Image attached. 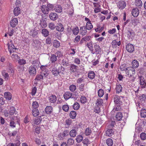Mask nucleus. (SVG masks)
Segmentation results:
<instances>
[{
    "label": "nucleus",
    "instance_id": "obj_1",
    "mask_svg": "<svg viewBox=\"0 0 146 146\" xmlns=\"http://www.w3.org/2000/svg\"><path fill=\"white\" fill-rule=\"evenodd\" d=\"M125 72L127 76L130 77L135 74V70L133 68L129 67L125 69Z\"/></svg>",
    "mask_w": 146,
    "mask_h": 146
},
{
    "label": "nucleus",
    "instance_id": "obj_2",
    "mask_svg": "<svg viewBox=\"0 0 146 146\" xmlns=\"http://www.w3.org/2000/svg\"><path fill=\"white\" fill-rule=\"evenodd\" d=\"M64 97L66 100H67L70 98L75 100L77 98L74 94H72V93L70 92H65L64 94Z\"/></svg>",
    "mask_w": 146,
    "mask_h": 146
},
{
    "label": "nucleus",
    "instance_id": "obj_3",
    "mask_svg": "<svg viewBox=\"0 0 146 146\" xmlns=\"http://www.w3.org/2000/svg\"><path fill=\"white\" fill-rule=\"evenodd\" d=\"M138 79L139 80L140 87L141 88H145L146 86V83L145 82V79L143 77L139 76Z\"/></svg>",
    "mask_w": 146,
    "mask_h": 146
},
{
    "label": "nucleus",
    "instance_id": "obj_4",
    "mask_svg": "<svg viewBox=\"0 0 146 146\" xmlns=\"http://www.w3.org/2000/svg\"><path fill=\"white\" fill-rule=\"evenodd\" d=\"M8 50L11 54L14 52H16L17 49L15 48L14 45L11 42L8 43Z\"/></svg>",
    "mask_w": 146,
    "mask_h": 146
},
{
    "label": "nucleus",
    "instance_id": "obj_5",
    "mask_svg": "<svg viewBox=\"0 0 146 146\" xmlns=\"http://www.w3.org/2000/svg\"><path fill=\"white\" fill-rule=\"evenodd\" d=\"M126 6L125 2L123 1H120L117 3V7L120 9H123Z\"/></svg>",
    "mask_w": 146,
    "mask_h": 146
},
{
    "label": "nucleus",
    "instance_id": "obj_6",
    "mask_svg": "<svg viewBox=\"0 0 146 146\" xmlns=\"http://www.w3.org/2000/svg\"><path fill=\"white\" fill-rule=\"evenodd\" d=\"M55 65V64H52V65L51 67L52 69V72L55 76H57L59 74V71L57 70L56 68L54 67Z\"/></svg>",
    "mask_w": 146,
    "mask_h": 146
},
{
    "label": "nucleus",
    "instance_id": "obj_7",
    "mask_svg": "<svg viewBox=\"0 0 146 146\" xmlns=\"http://www.w3.org/2000/svg\"><path fill=\"white\" fill-rule=\"evenodd\" d=\"M29 72L30 74L31 75H35L36 73V68L32 66L29 67Z\"/></svg>",
    "mask_w": 146,
    "mask_h": 146
},
{
    "label": "nucleus",
    "instance_id": "obj_8",
    "mask_svg": "<svg viewBox=\"0 0 146 146\" xmlns=\"http://www.w3.org/2000/svg\"><path fill=\"white\" fill-rule=\"evenodd\" d=\"M126 49L129 52H132L134 49V46L133 45L129 44L126 46Z\"/></svg>",
    "mask_w": 146,
    "mask_h": 146
},
{
    "label": "nucleus",
    "instance_id": "obj_9",
    "mask_svg": "<svg viewBox=\"0 0 146 146\" xmlns=\"http://www.w3.org/2000/svg\"><path fill=\"white\" fill-rule=\"evenodd\" d=\"M42 120L41 116H38L35 118L33 121L32 122V125L34 126L35 125H38Z\"/></svg>",
    "mask_w": 146,
    "mask_h": 146
},
{
    "label": "nucleus",
    "instance_id": "obj_10",
    "mask_svg": "<svg viewBox=\"0 0 146 146\" xmlns=\"http://www.w3.org/2000/svg\"><path fill=\"white\" fill-rule=\"evenodd\" d=\"M41 10L42 13L45 14H47L48 13L49 10L45 5H42L41 8Z\"/></svg>",
    "mask_w": 146,
    "mask_h": 146
},
{
    "label": "nucleus",
    "instance_id": "obj_11",
    "mask_svg": "<svg viewBox=\"0 0 146 146\" xmlns=\"http://www.w3.org/2000/svg\"><path fill=\"white\" fill-rule=\"evenodd\" d=\"M54 10L56 12L60 13L62 11V8L60 5H56L55 6Z\"/></svg>",
    "mask_w": 146,
    "mask_h": 146
},
{
    "label": "nucleus",
    "instance_id": "obj_12",
    "mask_svg": "<svg viewBox=\"0 0 146 146\" xmlns=\"http://www.w3.org/2000/svg\"><path fill=\"white\" fill-rule=\"evenodd\" d=\"M85 45L88 47L90 50L92 51V53L94 54V52L93 51V46L92 42H90L87 43L85 42Z\"/></svg>",
    "mask_w": 146,
    "mask_h": 146
},
{
    "label": "nucleus",
    "instance_id": "obj_13",
    "mask_svg": "<svg viewBox=\"0 0 146 146\" xmlns=\"http://www.w3.org/2000/svg\"><path fill=\"white\" fill-rule=\"evenodd\" d=\"M139 10L137 8L133 9L132 11V14L134 17H137L139 14Z\"/></svg>",
    "mask_w": 146,
    "mask_h": 146
},
{
    "label": "nucleus",
    "instance_id": "obj_14",
    "mask_svg": "<svg viewBox=\"0 0 146 146\" xmlns=\"http://www.w3.org/2000/svg\"><path fill=\"white\" fill-rule=\"evenodd\" d=\"M43 76L41 74L38 75L36 76V77L35 79V81L34 82V84H36L39 81H40L41 80L43 79Z\"/></svg>",
    "mask_w": 146,
    "mask_h": 146
},
{
    "label": "nucleus",
    "instance_id": "obj_15",
    "mask_svg": "<svg viewBox=\"0 0 146 146\" xmlns=\"http://www.w3.org/2000/svg\"><path fill=\"white\" fill-rule=\"evenodd\" d=\"M49 17L50 19L53 21L56 20L58 17L57 14L54 13H51L50 14Z\"/></svg>",
    "mask_w": 146,
    "mask_h": 146
},
{
    "label": "nucleus",
    "instance_id": "obj_16",
    "mask_svg": "<svg viewBox=\"0 0 146 146\" xmlns=\"http://www.w3.org/2000/svg\"><path fill=\"white\" fill-rule=\"evenodd\" d=\"M18 23V20L17 18H15L12 19L11 21L10 25L11 27H15Z\"/></svg>",
    "mask_w": 146,
    "mask_h": 146
},
{
    "label": "nucleus",
    "instance_id": "obj_17",
    "mask_svg": "<svg viewBox=\"0 0 146 146\" xmlns=\"http://www.w3.org/2000/svg\"><path fill=\"white\" fill-rule=\"evenodd\" d=\"M4 96L5 98L8 100H10L12 99V94L9 92H5L4 93Z\"/></svg>",
    "mask_w": 146,
    "mask_h": 146
},
{
    "label": "nucleus",
    "instance_id": "obj_18",
    "mask_svg": "<svg viewBox=\"0 0 146 146\" xmlns=\"http://www.w3.org/2000/svg\"><path fill=\"white\" fill-rule=\"evenodd\" d=\"M87 29L84 27H82L80 29V33L82 36L85 35L87 33Z\"/></svg>",
    "mask_w": 146,
    "mask_h": 146
},
{
    "label": "nucleus",
    "instance_id": "obj_19",
    "mask_svg": "<svg viewBox=\"0 0 146 146\" xmlns=\"http://www.w3.org/2000/svg\"><path fill=\"white\" fill-rule=\"evenodd\" d=\"M9 66L7 69V72L11 75H13L14 73V71L11 64H9Z\"/></svg>",
    "mask_w": 146,
    "mask_h": 146
},
{
    "label": "nucleus",
    "instance_id": "obj_20",
    "mask_svg": "<svg viewBox=\"0 0 146 146\" xmlns=\"http://www.w3.org/2000/svg\"><path fill=\"white\" fill-rule=\"evenodd\" d=\"M2 75L5 80H8L10 79V77L8 73L5 71H3L2 72Z\"/></svg>",
    "mask_w": 146,
    "mask_h": 146
},
{
    "label": "nucleus",
    "instance_id": "obj_21",
    "mask_svg": "<svg viewBox=\"0 0 146 146\" xmlns=\"http://www.w3.org/2000/svg\"><path fill=\"white\" fill-rule=\"evenodd\" d=\"M68 133L66 131H64L62 133H60L58 135V137L60 139L62 140L64 137L67 136Z\"/></svg>",
    "mask_w": 146,
    "mask_h": 146
},
{
    "label": "nucleus",
    "instance_id": "obj_22",
    "mask_svg": "<svg viewBox=\"0 0 146 146\" xmlns=\"http://www.w3.org/2000/svg\"><path fill=\"white\" fill-rule=\"evenodd\" d=\"M38 32L37 31L35 30V29L31 30L30 31V34L33 37H35L38 34Z\"/></svg>",
    "mask_w": 146,
    "mask_h": 146
},
{
    "label": "nucleus",
    "instance_id": "obj_23",
    "mask_svg": "<svg viewBox=\"0 0 146 146\" xmlns=\"http://www.w3.org/2000/svg\"><path fill=\"white\" fill-rule=\"evenodd\" d=\"M14 15L15 16H18L20 13V8L18 7L15 8L13 10Z\"/></svg>",
    "mask_w": 146,
    "mask_h": 146
},
{
    "label": "nucleus",
    "instance_id": "obj_24",
    "mask_svg": "<svg viewBox=\"0 0 146 146\" xmlns=\"http://www.w3.org/2000/svg\"><path fill=\"white\" fill-rule=\"evenodd\" d=\"M56 29L59 31H62L64 30V28L62 24L59 23L57 25L56 27Z\"/></svg>",
    "mask_w": 146,
    "mask_h": 146
},
{
    "label": "nucleus",
    "instance_id": "obj_25",
    "mask_svg": "<svg viewBox=\"0 0 146 146\" xmlns=\"http://www.w3.org/2000/svg\"><path fill=\"white\" fill-rule=\"evenodd\" d=\"M45 111L47 113L51 114L52 111V108L51 106H47L45 108Z\"/></svg>",
    "mask_w": 146,
    "mask_h": 146
},
{
    "label": "nucleus",
    "instance_id": "obj_26",
    "mask_svg": "<svg viewBox=\"0 0 146 146\" xmlns=\"http://www.w3.org/2000/svg\"><path fill=\"white\" fill-rule=\"evenodd\" d=\"M94 48L95 51L97 54H99L101 52V48L97 44L94 45Z\"/></svg>",
    "mask_w": 146,
    "mask_h": 146
},
{
    "label": "nucleus",
    "instance_id": "obj_27",
    "mask_svg": "<svg viewBox=\"0 0 146 146\" xmlns=\"http://www.w3.org/2000/svg\"><path fill=\"white\" fill-rule=\"evenodd\" d=\"M49 100L51 102L54 103L55 102L56 100V97L54 95H52L49 97Z\"/></svg>",
    "mask_w": 146,
    "mask_h": 146
},
{
    "label": "nucleus",
    "instance_id": "obj_28",
    "mask_svg": "<svg viewBox=\"0 0 146 146\" xmlns=\"http://www.w3.org/2000/svg\"><path fill=\"white\" fill-rule=\"evenodd\" d=\"M132 64L133 68H137L139 66V62L138 61L136 60H133L132 62Z\"/></svg>",
    "mask_w": 146,
    "mask_h": 146
},
{
    "label": "nucleus",
    "instance_id": "obj_29",
    "mask_svg": "<svg viewBox=\"0 0 146 146\" xmlns=\"http://www.w3.org/2000/svg\"><path fill=\"white\" fill-rule=\"evenodd\" d=\"M116 92L117 93H119L122 91V87L121 85L119 84H117L116 85L115 88Z\"/></svg>",
    "mask_w": 146,
    "mask_h": 146
},
{
    "label": "nucleus",
    "instance_id": "obj_30",
    "mask_svg": "<svg viewBox=\"0 0 146 146\" xmlns=\"http://www.w3.org/2000/svg\"><path fill=\"white\" fill-rule=\"evenodd\" d=\"M113 130L112 129H108L106 131V135L109 137L112 136L113 134Z\"/></svg>",
    "mask_w": 146,
    "mask_h": 146
},
{
    "label": "nucleus",
    "instance_id": "obj_31",
    "mask_svg": "<svg viewBox=\"0 0 146 146\" xmlns=\"http://www.w3.org/2000/svg\"><path fill=\"white\" fill-rule=\"evenodd\" d=\"M40 62L37 60H35L33 61V65L34 68H37L39 67Z\"/></svg>",
    "mask_w": 146,
    "mask_h": 146
},
{
    "label": "nucleus",
    "instance_id": "obj_32",
    "mask_svg": "<svg viewBox=\"0 0 146 146\" xmlns=\"http://www.w3.org/2000/svg\"><path fill=\"white\" fill-rule=\"evenodd\" d=\"M57 60V56L55 54L51 55L50 57V61L52 63H54Z\"/></svg>",
    "mask_w": 146,
    "mask_h": 146
},
{
    "label": "nucleus",
    "instance_id": "obj_33",
    "mask_svg": "<svg viewBox=\"0 0 146 146\" xmlns=\"http://www.w3.org/2000/svg\"><path fill=\"white\" fill-rule=\"evenodd\" d=\"M42 33L43 36L46 37L49 35V31L46 29H43L42 30Z\"/></svg>",
    "mask_w": 146,
    "mask_h": 146
},
{
    "label": "nucleus",
    "instance_id": "obj_34",
    "mask_svg": "<svg viewBox=\"0 0 146 146\" xmlns=\"http://www.w3.org/2000/svg\"><path fill=\"white\" fill-rule=\"evenodd\" d=\"M76 131L75 129H72L70 132V136L72 137H75L76 135Z\"/></svg>",
    "mask_w": 146,
    "mask_h": 146
},
{
    "label": "nucleus",
    "instance_id": "obj_35",
    "mask_svg": "<svg viewBox=\"0 0 146 146\" xmlns=\"http://www.w3.org/2000/svg\"><path fill=\"white\" fill-rule=\"evenodd\" d=\"M70 70L71 72H75L77 69V66L74 64H71L70 66Z\"/></svg>",
    "mask_w": 146,
    "mask_h": 146
},
{
    "label": "nucleus",
    "instance_id": "obj_36",
    "mask_svg": "<svg viewBox=\"0 0 146 146\" xmlns=\"http://www.w3.org/2000/svg\"><path fill=\"white\" fill-rule=\"evenodd\" d=\"M39 112L37 109H33L32 111V114L34 117H36L38 115Z\"/></svg>",
    "mask_w": 146,
    "mask_h": 146
},
{
    "label": "nucleus",
    "instance_id": "obj_37",
    "mask_svg": "<svg viewBox=\"0 0 146 146\" xmlns=\"http://www.w3.org/2000/svg\"><path fill=\"white\" fill-rule=\"evenodd\" d=\"M86 27L87 29L90 30L93 28V26L91 22H89L86 23Z\"/></svg>",
    "mask_w": 146,
    "mask_h": 146
},
{
    "label": "nucleus",
    "instance_id": "obj_38",
    "mask_svg": "<svg viewBox=\"0 0 146 146\" xmlns=\"http://www.w3.org/2000/svg\"><path fill=\"white\" fill-rule=\"evenodd\" d=\"M95 74L93 71L90 72L88 74V77L90 79H93L95 77Z\"/></svg>",
    "mask_w": 146,
    "mask_h": 146
},
{
    "label": "nucleus",
    "instance_id": "obj_39",
    "mask_svg": "<svg viewBox=\"0 0 146 146\" xmlns=\"http://www.w3.org/2000/svg\"><path fill=\"white\" fill-rule=\"evenodd\" d=\"M106 143L108 146H111L113 144V141L111 139L108 138L106 140Z\"/></svg>",
    "mask_w": 146,
    "mask_h": 146
},
{
    "label": "nucleus",
    "instance_id": "obj_40",
    "mask_svg": "<svg viewBox=\"0 0 146 146\" xmlns=\"http://www.w3.org/2000/svg\"><path fill=\"white\" fill-rule=\"evenodd\" d=\"M16 110L13 107H11L10 108L9 114L11 115H13L15 113Z\"/></svg>",
    "mask_w": 146,
    "mask_h": 146
},
{
    "label": "nucleus",
    "instance_id": "obj_41",
    "mask_svg": "<svg viewBox=\"0 0 146 146\" xmlns=\"http://www.w3.org/2000/svg\"><path fill=\"white\" fill-rule=\"evenodd\" d=\"M122 117V115L121 113L118 112L117 113L116 115V118L117 120L118 121L121 120Z\"/></svg>",
    "mask_w": 146,
    "mask_h": 146
},
{
    "label": "nucleus",
    "instance_id": "obj_42",
    "mask_svg": "<svg viewBox=\"0 0 146 146\" xmlns=\"http://www.w3.org/2000/svg\"><path fill=\"white\" fill-rule=\"evenodd\" d=\"M74 140L71 138H69L67 141V143L68 145H71L73 144L74 143Z\"/></svg>",
    "mask_w": 146,
    "mask_h": 146
},
{
    "label": "nucleus",
    "instance_id": "obj_43",
    "mask_svg": "<svg viewBox=\"0 0 146 146\" xmlns=\"http://www.w3.org/2000/svg\"><path fill=\"white\" fill-rule=\"evenodd\" d=\"M53 45V46L56 48H58L60 45V42L57 40H54V41Z\"/></svg>",
    "mask_w": 146,
    "mask_h": 146
},
{
    "label": "nucleus",
    "instance_id": "obj_44",
    "mask_svg": "<svg viewBox=\"0 0 146 146\" xmlns=\"http://www.w3.org/2000/svg\"><path fill=\"white\" fill-rule=\"evenodd\" d=\"M73 33L75 35H76L79 32V29L77 27H76L74 28L72 30Z\"/></svg>",
    "mask_w": 146,
    "mask_h": 146
},
{
    "label": "nucleus",
    "instance_id": "obj_45",
    "mask_svg": "<svg viewBox=\"0 0 146 146\" xmlns=\"http://www.w3.org/2000/svg\"><path fill=\"white\" fill-rule=\"evenodd\" d=\"M92 131V130L90 128H86L85 131V134L86 135H89L91 133Z\"/></svg>",
    "mask_w": 146,
    "mask_h": 146
},
{
    "label": "nucleus",
    "instance_id": "obj_46",
    "mask_svg": "<svg viewBox=\"0 0 146 146\" xmlns=\"http://www.w3.org/2000/svg\"><path fill=\"white\" fill-rule=\"evenodd\" d=\"M83 139V137L81 135L78 136L76 138V142L79 143L81 142L82 141Z\"/></svg>",
    "mask_w": 146,
    "mask_h": 146
},
{
    "label": "nucleus",
    "instance_id": "obj_47",
    "mask_svg": "<svg viewBox=\"0 0 146 146\" xmlns=\"http://www.w3.org/2000/svg\"><path fill=\"white\" fill-rule=\"evenodd\" d=\"M39 106L38 103L36 101L34 102L32 104V107L33 109H37V108Z\"/></svg>",
    "mask_w": 146,
    "mask_h": 146
},
{
    "label": "nucleus",
    "instance_id": "obj_48",
    "mask_svg": "<svg viewBox=\"0 0 146 146\" xmlns=\"http://www.w3.org/2000/svg\"><path fill=\"white\" fill-rule=\"evenodd\" d=\"M103 103V100L101 99H98L96 104L97 106H99L102 105Z\"/></svg>",
    "mask_w": 146,
    "mask_h": 146
},
{
    "label": "nucleus",
    "instance_id": "obj_49",
    "mask_svg": "<svg viewBox=\"0 0 146 146\" xmlns=\"http://www.w3.org/2000/svg\"><path fill=\"white\" fill-rule=\"evenodd\" d=\"M104 94V91L102 89H100L98 91V95L99 97H102Z\"/></svg>",
    "mask_w": 146,
    "mask_h": 146
},
{
    "label": "nucleus",
    "instance_id": "obj_50",
    "mask_svg": "<svg viewBox=\"0 0 146 146\" xmlns=\"http://www.w3.org/2000/svg\"><path fill=\"white\" fill-rule=\"evenodd\" d=\"M76 115V113L75 111H72L70 113V117L71 118L74 119Z\"/></svg>",
    "mask_w": 146,
    "mask_h": 146
},
{
    "label": "nucleus",
    "instance_id": "obj_51",
    "mask_svg": "<svg viewBox=\"0 0 146 146\" xmlns=\"http://www.w3.org/2000/svg\"><path fill=\"white\" fill-rule=\"evenodd\" d=\"M135 4L137 7L141 6L142 5V2L141 0H136Z\"/></svg>",
    "mask_w": 146,
    "mask_h": 146
},
{
    "label": "nucleus",
    "instance_id": "obj_52",
    "mask_svg": "<svg viewBox=\"0 0 146 146\" xmlns=\"http://www.w3.org/2000/svg\"><path fill=\"white\" fill-rule=\"evenodd\" d=\"M19 64L20 65L25 64L26 63V60L23 59H19L18 60Z\"/></svg>",
    "mask_w": 146,
    "mask_h": 146
},
{
    "label": "nucleus",
    "instance_id": "obj_53",
    "mask_svg": "<svg viewBox=\"0 0 146 146\" xmlns=\"http://www.w3.org/2000/svg\"><path fill=\"white\" fill-rule=\"evenodd\" d=\"M76 86L74 85H72L69 86V89L71 92H74L76 89Z\"/></svg>",
    "mask_w": 146,
    "mask_h": 146
},
{
    "label": "nucleus",
    "instance_id": "obj_54",
    "mask_svg": "<svg viewBox=\"0 0 146 146\" xmlns=\"http://www.w3.org/2000/svg\"><path fill=\"white\" fill-rule=\"evenodd\" d=\"M79 108L80 105L78 103L76 102L74 104L73 108L74 110H78Z\"/></svg>",
    "mask_w": 146,
    "mask_h": 146
},
{
    "label": "nucleus",
    "instance_id": "obj_55",
    "mask_svg": "<svg viewBox=\"0 0 146 146\" xmlns=\"http://www.w3.org/2000/svg\"><path fill=\"white\" fill-rule=\"evenodd\" d=\"M141 116L143 117H146V110L143 109L142 110L141 112Z\"/></svg>",
    "mask_w": 146,
    "mask_h": 146
},
{
    "label": "nucleus",
    "instance_id": "obj_56",
    "mask_svg": "<svg viewBox=\"0 0 146 146\" xmlns=\"http://www.w3.org/2000/svg\"><path fill=\"white\" fill-rule=\"evenodd\" d=\"M140 137L142 140H145L146 139V134L145 133H142L140 134Z\"/></svg>",
    "mask_w": 146,
    "mask_h": 146
},
{
    "label": "nucleus",
    "instance_id": "obj_57",
    "mask_svg": "<svg viewBox=\"0 0 146 146\" xmlns=\"http://www.w3.org/2000/svg\"><path fill=\"white\" fill-rule=\"evenodd\" d=\"M48 27L51 30H53L55 28V26L52 23H50L48 25Z\"/></svg>",
    "mask_w": 146,
    "mask_h": 146
},
{
    "label": "nucleus",
    "instance_id": "obj_58",
    "mask_svg": "<svg viewBox=\"0 0 146 146\" xmlns=\"http://www.w3.org/2000/svg\"><path fill=\"white\" fill-rule=\"evenodd\" d=\"M41 74H42L41 75L43 76V78L44 77V78H45L47 76L48 74V70H46V72H43L42 71Z\"/></svg>",
    "mask_w": 146,
    "mask_h": 146
},
{
    "label": "nucleus",
    "instance_id": "obj_59",
    "mask_svg": "<svg viewBox=\"0 0 146 146\" xmlns=\"http://www.w3.org/2000/svg\"><path fill=\"white\" fill-rule=\"evenodd\" d=\"M81 102L82 103L84 104L87 101L86 98L84 96H82L80 99Z\"/></svg>",
    "mask_w": 146,
    "mask_h": 146
},
{
    "label": "nucleus",
    "instance_id": "obj_60",
    "mask_svg": "<svg viewBox=\"0 0 146 146\" xmlns=\"http://www.w3.org/2000/svg\"><path fill=\"white\" fill-rule=\"evenodd\" d=\"M62 109L65 111H67L69 109V107L67 105H64L62 106Z\"/></svg>",
    "mask_w": 146,
    "mask_h": 146
},
{
    "label": "nucleus",
    "instance_id": "obj_61",
    "mask_svg": "<svg viewBox=\"0 0 146 146\" xmlns=\"http://www.w3.org/2000/svg\"><path fill=\"white\" fill-rule=\"evenodd\" d=\"M11 56L12 58H14L15 60H17V61L20 58L16 54H13Z\"/></svg>",
    "mask_w": 146,
    "mask_h": 146
},
{
    "label": "nucleus",
    "instance_id": "obj_62",
    "mask_svg": "<svg viewBox=\"0 0 146 146\" xmlns=\"http://www.w3.org/2000/svg\"><path fill=\"white\" fill-rule=\"evenodd\" d=\"M83 143L84 144H85L86 145H87L90 143V141L87 139H84L83 141Z\"/></svg>",
    "mask_w": 146,
    "mask_h": 146
},
{
    "label": "nucleus",
    "instance_id": "obj_63",
    "mask_svg": "<svg viewBox=\"0 0 146 146\" xmlns=\"http://www.w3.org/2000/svg\"><path fill=\"white\" fill-rule=\"evenodd\" d=\"M47 66H43L42 65L40 66V69L42 70V71L43 72H46V70H48L46 69Z\"/></svg>",
    "mask_w": 146,
    "mask_h": 146
},
{
    "label": "nucleus",
    "instance_id": "obj_64",
    "mask_svg": "<svg viewBox=\"0 0 146 146\" xmlns=\"http://www.w3.org/2000/svg\"><path fill=\"white\" fill-rule=\"evenodd\" d=\"M91 37L90 36H85L83 38L84 41L86 42L87 41H89L90 40Z\"/></svg>",
    "mask_w": 146,
    "mask_h": 146
}]
</instances>
